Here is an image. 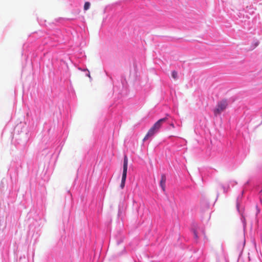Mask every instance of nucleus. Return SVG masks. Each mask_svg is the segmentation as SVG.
Masks as SVG:
<instances>
[{
  "instance_id": "obj_1",
  "label": "nucleus",
  "mask_w": 262,
  "mask_h": 262,
  "mask_svg": "<svg viewBox=\"0 0 262 262\" xmlns=\"http://www.w3.org/2000/svg\"><path fill=\"white\" fill-rule=\"evenodd\" d=\"M228 105V101L226 99H223L220 101L216 107L213 110V113L215 116L220 115L222 112L224 111Z\"/></svg>"
},
{
  "instance_id": "obj_8",
  "label": "nucleus",
  "mask_w": 262,
  "mask_h": 262,
  "mask_svg": "<svg viewBox=\"0 0 262 262\" xmlns=\"http://www.w3.org/2000/svg\"><path fill=\"white\" fill-rule=\"evenodd\" d=\"M150 129L152 130V132H154L155 133H156L157 132H158V130H157L155 128H154L153 126L150 128Z\"/></svg>"
},
{
  "instance_id": "obj_2",
  "label": "nucleus",
  "mask_w": 262,
  "mask_h": 262,
  "mask_svg": "<svg viewBox=\"0 0 262 262\" xmlns=\"http://www.w3.org/2000/svg\"><path fill=\"white\" fill-rule=\"evenodd\" d=\"M127 171V165H123V173L121 179V182L120 184V187L123 189L125 186V181L126 179Z\"/></svg>"
},
{
  "instance_id": "obj_10",
  "label": "nucleus",
  "mask_w": 262,
  "mask_h": 262,
  "mask_svg": "<svg viewBox=\"0 0 262 262\" xmlns=\"http://www.w3.org/2000/svg\"><path fill=\"white\" fill-rule=\"evenodd\" d=\"M127 159L126 156L124 157V163L123 164H127Z\"/></svg>"
},
{
  "instance_id": "obj_12",
  "label": "nucleus",
  "mask_w": 262,
  "mask_h": 262,
  "mask_svg": "<svg viewBox=\"0 0 262 262\" xmlns=\"http://www.w3.org/2000/svg\"><path fill=\"white\" fill-rule=\"evenodd\" d=\"M170 125L172 128H174V125L173 123H171V124H170Z\"/></svg>"
},
{
  "instance_id": "obj_13",
  "label": "nucleus",
  "mask_w": 262,
  "mask_h": 262,
  "mask_svg": "<svg viewBox=\"0 0 262 262\" xmlns=\"http://www.w3.org/2000/svg\"><path fill=\"white\" fill-rule=\"evenodd\" d=\"M88 76H89L90 78H91V76H90V74H88Z\"/></svg>"
},
{
  "instance_id": "obj_5",
  "label": "nucleus",
  "mask_w": 262,
  "mask_h": 262,
  "mask_svg": "<svg viewBox=\"0 0 262 262\" xmlns=\"http://www.w3.org/2000/svg\"><path fill=\"white\" fill-rule=\"evenodd\" d=\"M155 133L150 129L148 131L147 134L143 139V141L147 140L149 137L152 136Z\"/></svg>"
},
{
  "instance_id": "obj_6",
  "label": "nucleus",
  "mask_w": 262,
  "mask_h": 262,
  "mask_svg": "<svg viewBox=\"0 0 262 262\" xmlns=\"http://www.w3.org/2000/svg\"><path fill=\"white\" fill-rule=\"evenodd\" d=\"M91 6V4L90 2H86L84 3L83 9L85 11L88 10Z\"/></svg>"
},
{
  "instance_id": "obj_4",
  "label": "nucleus",
  "mask_w": 262,
  "mask_h": 262,
  "mask_svg": "<svg viewBox=\"0 0 262 262\" xmlns=\"http://www.w3.org/2000/svg\"><path fill=\"white\" fill-rule=\"evenodd\" d=\"M166 177L165 174H162L161 176V180L160 182V186L163 190V191H165V187H166Z\"/></svg>"
},
{
  "instance_id": "obj_7",
  "label": "nucleus",
  "mask_w": 262,
  "mask_h": 262,
  "mask_svg": "<svg viewBox=\"0 0 262 262\" xmlns=\"http://www.w3.org/2000/svg\"><path fill=\"white\" fill-rule=\"evenodd\" d=\"M172 77L174 79H177L178 78V73L176 71H173L171 73Z\"/></svg>"
},
{
  "instance_id": "obj_3",
  "label": "nucleus",
  "mask_w": 262,
  "mask_h": 262,
  "mask_svg": "<svg viewBox=\"0 0 262 262\" xmlns=\"http://www.w3.org/2000/svg\"><path fill=\"white\" fill-rule=\"evenodd\" d=\"M169 116V115L167 114L165 117L159 119L154 124L153 126L154 127V128H155L157 130H159V129L161 128L162 123L165 122L168 119V117Z\"/></svg>"
},
{
  "instance_id": "obj_9",
  "label": "nucleus",
  "mask_w": 262,
  "mask_h": 262,
  "mask_svg": "<svg viewBox=\"0 0 262 262\" xmlns=\"http://www.w3.org/2000/svg\"><path fill=\"white\" fill-rule=\"evenodd\" d=\"M219 251H220V252L221 253H222V254L224 253V249H223V247L222 246H220V249H219Z\"/></svg>"
},
{
  "instance_id": "obj_11",
  "label": "nucleus",
  "mask_w": 262,
  "mask_h": 262,
  "mask_svg": "<svg viewBox=\"0 0 262 262\" xmlns=\"http://www.w3.org/2000/svg\"><path fill=\"white\" fill-rule=\"evenodd\" d=\"M194 235L195 238H198V235H197L195 231L194 232Z\"/></svg>"
}]
</instances>
